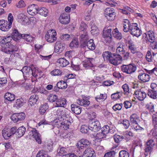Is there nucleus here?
<instances>
[{
	"mask_svg": "<svg viewBox=\"0 0 157 157\" xmlns=\"http://www.w3.org/2000/svg\"><path fill=\"white\" fill-rule=\"evenodd\" d=\"M139 75H138V78L140 80V82H145L148 81L149 80V75L145 73L143 71H139Z\"/></svg>",
	"mask_w": 157,
	"mask_h": 157,
	"instance_id": "nucleus-10",
	"label": "nucleus"
},
{
	"mask_svg": "<svg viewBox=\"0 0 157 157\" xmlns=\"http://www.w3.org/2000/svg\"><path fill=\"white\" fill-rule=\"evenodd\" d=\"M62 73L60 70L58 69H55L51 72V74L54 76L61 75Z\"/></svg>",
	"mask_w": 157,
	"mask_h": 157,
	"instance_id": "nucleus-53",
	"label": "nucleus"
},
{
	"mask_svg": "<svg viewBox=\"0 0 157 157\" xmlns=\"http://www.w3.org/2000/svg\"><path fill=\"white\" fill-rule=\"evenodd\" d=\"M18 17L20 19L21 23L23 25H25L28 23L29 21V17L21 13L19 15Z\"/></svg>",
	"mask_w": 157,
	"mask_h": 157,
	"instance_id": "nucleus-23",
	"label": "nucleus"
},
{
	"mask_svg": "<svg viewBox=\"0 0 157 157\" xmlns=\"http://www.w3.org/2000/svg\"><path fill=\"white\" fill-rule=\"evenodd\" d=\"M130 33L133 36L137 37V28H131L130 29Z\"/></svg>",
	"mask_w": 157,
	"mask_h": 157,
	"instance_id": "nucleus-60",
	"label": "nucleus"
},
{
	"mask_svg": "<svg viewBox=\"0 0 157 157\" xmlns=\"http://www.w3.org/2000/svg\"><path fill=\"white\" fill-rule=\"evenodd\" d=\"M148 38L147 36V35L145 33H144L143 35V38H142V41L144 42L147 43L150 42L151 43V46L153 44L154 42V40H155V37L154 36V33L153 32H149L148 33Z\"/></svg>",
	"mask_w": 157,
	"mask_h": 157,
	"instance_id": "nucleus-2",
	"label": "nucleus"
},
{
	"mask_svg": "<svg viewBox=\"0 0 157 157\" xmlns=\"http://www.w3.org/2000/svg\"><path fill=\"white\" fill-rule=\"evenodd\" d=\"M91 33L93 34H97V33L98 32V28L95 26V25H93L91 27Z\"/></svg>",
	"mask_w": 157,
	"mask_h": 157,
	"instance_id": "nucleus-64",
	"label": "nucleus"
},
{
	"mask_svg": "<svg viewBox=\"0 0 157 157\" xmlns=\"http://www.w3.org/2000/svg\"><path fill=\"white\" fill-rule=\"evenodd\" d=\"M49 101L51 102H56L57 99V97L56 95L51 94L49 95L48 98Z\"/></svg>",
	"mask_w": 157,
	"mask_h": 157,
	"instance_id": "nucleus-47",
	"label": "nucleus"
},
{
	"mask_svg": "<svg viewBox=\"0 0 157 157\" xmlns=\"http://www.w3.org/2000/svg\"><path fill=\"white\" fill-rule=\"evenodd\" d=\"M147 94L148 96L153 99H156L157 98V91L154 90L149 89L148 90Z\"/></svg>",
	"mask_w": 157,
	"mask_h": 157,
	"instance_id": "nucleus-40",
	"label": "nucleus"
},
{
	"mask_svg": "<svg viewBox=\"0 0 157 157\" xmlns=\"http://www.w3.org/2000/svg\"><path fill=\"white\" fill-rule=\"evenodd\" d=\"M106 136L105 133L101 131V132L97 133L96 135V137L98 139H100L105 137Z\"/></svg>",
	"mask_w": 157,
	"mask_h": 157,
	"instance_id": "nucleus-54",
	"label": "nucleus"
},
{
	"mask_svg": "<svg viewBox=\"0 0 157 157\" xmlns=\"http://www.w3.org/2000/svg\"><path fill=\"white\" fill-rule=\"evenodd\" d=\"M112 29H108L106 30H103V37L105 39H111L112 38Z\"/></svg>",
	"mask_w": 157,
	"mask_h": 157,
	"instance_id": "nucleus-27",
	"label": "nucleus"
},
{
	"mask_svg": "<svg viewBox=\"0 0 157 157\" xmlns=\"http://www.w3.org/2000/svg\"><path fill=\"white\" fill-rule=\"evenodd\" d=\"M146 108L151 113H155L154 105V104L151 102H150L147 104Z\"/></svg>",
	"mask_w": 157,
	"mask_h": 157,
	"instance_id": "nucleus-41",
	"label": "nucleus"
},
{
	"mask_svg": "<svg viewBox=\"0 0 157 157\" xmlns=\"http://www.w3.org/2000/svg\"><path fill=\"white\" fill-rule=\"evenodd\" d=\"M59 123L60 124V127H62L65 129L69 128V126L71 125V121L67 120H65V121L62 122L59 121Z\"/></svg>",
	"mask_w": 157,
	"mask_h": 157,
	"instance_id": "nucleus-28",
	"label": "nucleus"
},
{
	"mask_svg": "<svg viewBox=\"0 0 157 157\" xmlns=\"http://www.w3.org/2000/svg\"><path fill=\"white\" fill-rule=\"evenodd\" d=\"M124 138L123 136L118 135H115L114 136V139L115 142L118 143L121 141Z\"/></svg>",
	"mask_w": 157,
	"mask_h": 157,
	"instance_id": "nucleus-50",
	"label": "nucleus"
},
{
	"mask_svg": "<svg viewBox=\"0 0 157 157\" xmlns=\"http://www.w3.org/2000/svg\"><path fill=\"white\" fill-rule=\"evenodd\" d=\"M46 35H48V36H52V37H56V31L53 29L49 30L46 33Z\"/></svg>",
	"mask_w": 157,
	"mask_h": 157,
	"instance_id": "nucleus-52",
	"label": "nucleus"
},
{
	"mask_svg": "<svg viewBox=\"0 0 157 157\" xmlns=\"http://www.w3.org/2000/svg\"><path fill=\"white\" fill-rule=\"evenodd\" d=\"M111 14H116V13L114 11V9L113 8H106L105 10V17L107 15H109Z\"/></svg>",
	"mask_w": 157,
	"mask_h": 157,
	"instance_id": "nucleus-42",
	"label": "nucleus"
},
{
	"mask_svg": "<svg viewBox=\"0 0 157 157\" xmlns=\"http://www.w3.org/2000/svg\"><path fill=\"white\" fill-rule=\"evenodd\" d=\"M81 35L80 37V43L82 47L83 44L89 40L88 36L87 34V32H85L84 33H81Z\"/></svg>",
	"mask_w": 157,
	"mask_h": 157,
	"instance_id": "nucleus-15",
	"label": "nucleus"
},
{
	"mask_svg": "<svg viewBox=\"0 0 157 157\" xmlns=\"http://www.w3.org/2000/svg\"><path fill=\"white\" fill-rule=\"evenodd\" d=\"M57 62L60 64V66L63 67L66 66L69 63V62L64 58L59 59Z\"/></svg>",
	"mask_w": 157,
	"mask_h": 157,
	"instance_id": "nucleus-29",
	"label": "nucleus"
},
{
	"mask_svg": "<svg viewBox=\"0 0 157 157\" xmlns=\"http://www.w3.org/2000/svg\"><path fill=\"white\" fill-rule=\"evenodd\" d=\"M25 102L22 98H20L17 99L14 105V106L17 108H20L23 106L25 103Z\"/></svg>",
	"mask_w": 157,
	"mask_h": 157,
	"instance_id": "nucleus-33",
	"label": "nucleus"
},
{
	"mask_svg": "<svg viewBox=\"0 0 157 157\" xmlns=\"http://www.w3.org/2000/svg\"><path fill=\"white\" fill-rule=\"evenodd\" d=\"M65 44L61 43L59 41H57L56 43L54 48V51L58 53H61L65 48Z\"/></svg>",
	"mask_w": 157,
	"mask_h": 157,
	"instance_id": "nucleus-8",
	"label": "nucleus"
},
{
	"mask_svg": "<svg viewBox=\"0 0 157 157\" xmlns=\"http://www.w3.org/2000/svg\"><path fill=\"white\" fill-rule=\"evenodd\" d=\"M10 38V36H8L1 41L0 45L1 46L2 51L6 53L10 54V57L13 58V56L18 57L19 55L16 52L18 50V48L16 46L12 44L10 41H8V39Z\"/></svg>",
	"mask_w": 157,
	"mask_h": 157,
	"instance_id": "nucleus-1",
	"label": "nucleus"
},
{
	"mask_svg": "<svg viewBox=\"0 0 157 157\" xmlns=\"http://www.w3.org/2000/svg\"><path fill=\"white\" fill-rule=\"evenodd\" d=\"M66 100L64 98L57 99L55 106L57 107H63L66 103Z\"/></svg>",
	"mask_w": 157,
	"mask_h": 157,
	"instance_id": "nucleus-24",
	"label": "nucleus"
},
{
	"mask_svg": "<svg viewBox=\"0 0 157 157\" xmlns=\"http://www.w3.org/2000/svg\"><path fill=\"white\" fill-rule=\"evenodd\" d=\"M77 103L79 105L84 106H87L90 104V101L87 99H83L82 100L78 99L77 101Z\"/></svg>",
	"mask_w": 157,
	"mask_h": 157,
	"instance_id": "nucleus-36",
	"label": "nucleus"
},
{
	"mask_svg": "<svg viewBox=\"0 0 157 157\" xmlns=\"http://www.w3.org/2000/svg\"><path fill=\"white\" fill-rule=\"evenodd\" d=\"M114 56H112L109 62L114 65H117L120 63L122 60V57L119 55L113 53Z\"/></svg>",
	"mask_w": 157,
	"mask_h": 157,
	"instance_id": "nucleus-7",
	"label": "nucleus"
},
{
	"mask_svg": "<svg viewBox=\"0 0 157 157\" xmlns=\"http://www.w3.org/2000/svg\"><path fill=\"white\" fill-rule=\"evenodd\" d=\"M57 85L61 89H65L67 87V83L63 81H61L57 83Z\"/></svg>",
	"mask_w": 157,
	"mask_h": 157,
	"instance_id": "nucleus-44",
	"label": "nucleus"
},
{
	"mask_svg": "<svg viewBox=\"0 0 157 157\" xmlns=\"http://www.w3.org/2000/svg\"><path fill=\"white\" fill-rule=\"evenodd\" d=\"M87 25L84 22H82L80 24L79 29L80 30L81 33L87 32L86 31Z\"/></svg>",
	"mask_w": 157,
	"mask_h": 157,
	"instance_id": "nucleus-43",
	"label": "nucleus"
},
{
	"mask_svg": "<svg viewBox=\"0 0 157 157\" xmlns=\"http://www.w3.org/2000/svg\"><path fill=\"white\" fill-rule=\"evenodd\" d=\"M112 34L113 36L117 40H120L122 38V34L121 33L119 32L117 28L113 30Z\"/></svg>",
	"mask_w": 157,
	"mask_h": 157,
	"instance_id": "nucleus-34",
	"label": "nucleus"
},
{
	"mask_svg": "<svg viewBox=\"0 0 157 157\" xmlns=\"http://www.w3.org/2000/svg\"><path fill=\"white\" fill-rule=\"evenodd\" d=\"M100 124L98 121H96L89 124V129L94 132H98L101 128Z\"/></svg>",
	"mask_w": 157,
	"mask_h": 157,
	"instance_id": "nucleus-6",
	"label": "nucleus"
},
{
	"mask_svg": "<svg viewBox=\"0 0 157 157\" xmlns=\"http://www.w3.org/2000/svg\"><path fill=\"white\" fill-rule=\"evenodd\" d=\"M153 124L155 129L157 128V114H153L152 116Z\"/></svg>",
	"mask_w": 157,
	"mask_h": 157,
	"instance_id": "nucleus-58",
	"label": "nucleus"
},
{
	"mask_svg": "<svg viewBox=\"0 0 157 157\" xmlns=\"http://www.w3.org/2000/svg\"><path fill=\"white\" fill-rule=\"evenodd\" d=\"M17 7L22 8L25 6V4L23 0L20 1L16 5Z\"/></svg>",
	"mask_w": 157,
	"mask_h": 157,
	"instance_id": "nucleus-59",
	"label": "nucleus"
},
{
	"mask_svg": "<svg viewBox=\"0 0 157 157\" xmlns=\"http://www.w3.org/2000/svg\"><path fill=\"white\" fill-rule=\"evenodd\" d=\"M25 128L23 126L19 127L17 130V136L18 137L22 136L25 132Z\"/></svg>",
	"mask_w": 157,
	"mask_h": 157,
	"instance_id": "nucleus-30",
	"label": "nucleus"
},
{
	"mask_svg": "<svg viewBox=\"0 0 157 157\" xmlns=\"http://www.w3.org/2000/svg\"><path fill=\"white\" fill-rule=\"evenodd\" d=\"M119 157H129V154L126 151L122 150L119 152Z\"/></svg>",
	"mask_w": 157,
	"mask_h": 157,
	"instance_id": "nucleus-49",
	"label": "nucleus"
},
{
	"mask_svg": "<svg viewBox=\"0 0 157 157\" xmlns=\"http://www.w3.org/2000/svg\"><path fill=\"white\" fill-rule=\"evenodd\" d=\"M48 13V10L47 9L44 7H39L38 9V13L42 15L46 16Z\"/></svg>",
	"mask_w": 157,
	"mask_h": 157,
	"instance_id": "nucleus-38",
	"label": "nucleus"
},
{
	"mask_svg": "<svg viewBox=\"0 0 157 157\" xmlns=\"http://www.w3.org/2000/svg\"><path fill=\"white\" fill-rule=\"evenodd\" d=\"M130 120L133 126L132 129H133L137 131V115L135 113L132 114L130 117Z\"/></svg>",
	"mask_w": 157,
	"mask_h": 157,
	"instance_id": "nucleus-13",
	"label": "nucleus"
},
{
	"mask_svg": "<svg viewBox=\"0 0 157 157\" xmlns=\"http://www.w3.org/2000/svg\"><path fill=\"white\" fill-rule=\"evenodd\" d=\"M146 97V94L141 89L138 90V100L142 101Z\"/></svg>",
	"mask_w": 157,
	"mask_h": 157,
	"instance_id": "nucleus-39",
	"label": "nucleus"
},
{
	"mask_svg": "<svg viewBox=\"0 0 157 157\" xmlns=\"http://www.w3.org/2000/svg\"><path fill=\"white\" fill-rule=\"evenodd\" d=\"M94 60V59L87 58V59L85 60L84 62L83 65L84 67L85 68H89L93 67V64L92 63V61Z\"/></svg>",
	"mask_w": 157,
	"mask_h": 157,
	"instance_id": "nucleus-25",
	"label": "nucleus"
},
{
	"mask_svg": "<svg viewBox=\"0 0 157 157\" xmlns=\"http://www.w3.org/2000/svg\"><path fill=\"white\" fill-rule=\"evenodd\" d=\"M83 154L92 157H95L96 156V154L94 150L91 147H88L86 148L84 151Z\"/></svg>",
	"mask_w": 157,
	"mask_h": 157,
	"instance_id": "nucleus-19",
	"label": "nucleus"
},
{
	"mask_svg": "<svg viewBox=\"0 0 157 157\" xmlns=\"http://www.w3.org/2000/svg\"><path fill=\"white\" fill-rule=\"evenodd\" d=\"M8 22L4 20H0V29L2 31H7L11 28L9 27Z\"/></svg>",
	"mask_w": 157,
	"mask_h": 157,
	"instance_id": "nucleus-14",
	"label": "nucleus"
},
{
	"mask_svg": "<svg viewBox=\"0 0 157 157\" xmlns=\"http://www.w3.org/2000/svg\"><path fill=\"white\" fill-rule=\"evenodd\" d=\"M122 105V103L120 104H116L113 107V109L115 111L117 110H120L122 108L121 106Z\"/></svg>",
	"mask_w": 157,
	"mask_h": 157,
	"instance_id": "nucleus-61",
	"label": "nucleus"
},
{
	"mask_svg": "<svg viewBox=\"0 0 157 157\" xmlns=\"http://www.w3.org/2000/svg\"><path fill=\"white\" fill-rule=\"evenodd\" d=\"M122 88L123 89L124 92V94H126L127 93H129V87L127 84H125L123 85L122 86Z\"/></svg>",
	"mask_w": 157,
	"mask_h": 157,
	"instance_id": "nucleus-63",
	"label": "nucleus"
},
{
	"mask_svg": "<svg viewBox=\"0 0 157 157\" xmlns=\"http://www.w3.org/2000/svg\"><path fill=\"white\" fill-rule=\"evenodd\" d=\"M119 122L120 124H122L123 125L126 129L128 128L130 125L129 121L127 120L124 119L122 121H120Z\"/></svg>",
	"mask_w": 157,
	"mask_h": 157,
	"instance_id": "nucleus-45",
	"label": "nucleus"
},
{
	"mask_svg": "<svg viewBox=\"0 0 157 157\" xmlns=\"http://www.w3.org/2000/svg\"><path fill=\"white\" fill-rule=\"evenodd\" d=\"M128 48L133 54L137 52L136 48L135 47L134 45L132 43H130L128 46Z\"/></svg>",
	"mask_w": 157,
	"mask_h": 157,
	"instance_id": "nucleus-51",
	"label": "nucleus"
},
{
	"mask_svg": "<svg viewBox=\"0 0 157 157\" xmlns=\"http://www.w3.org/2000/svg\"><path fill=\"white\" fill-rule=\"evenodd\" d=\"M66 148L64 147H61L59 150V151L58 152V154L59 156L63 155L66 154L67 152L66 151Z\"/></svg>",
	"mask_w": 157,
	"mask_h": 157,
	"instance_id": "nucleus-57",
	"label": "nucleus"
},
{
	"mask_svg": "<svg viewBox=\"0 0 157 157\" xmlns=\"http://www.w3.org/2000/svg\"><path fill=\"white\" fill-rule=\"evenodd\" d=\"M13 18L12 13H10L8 16V21L9 22L8 24L9 27H11L12 22L13 21Z\"/></svg>",
	"mask_w": 157,
	"mask_h": 157,
	"instance_id": "nucleus-55",
	"label": "nucleus"
},
{
	"mask_svg": "<svg viewBox=\"0 0 157 157\" xmlns=\"http://www.w3.org/2000/svg\"><path fill=\"white\" fill-rule=\"evenodd\" d=\"M2 134L3 137L6 140L8 139L11 136L9 128H5L2 131Z\"/></svg>",
	"mask_w": 157,
	"mask_h": 157,
	"instance_id": "nucleus-26",
	"label": "nucleus"
},
{
	"mask_svg": "<svg viewBox=\"0 0 157 157\" xmlns=\"http://www.w3.org/2000/svg\"><path fill=\"white\" fill-rule=\"evenodd\" d=\"M11 35V38L13 39V40L17 42L22 37V34H20L16 29L13 30Z\"/></svg>",
	"mask_w": 157,
	"mask_h": 157,
	"instance_id": "nucleus-17",
	"label": "nucleus"
},
{
	"mask_svg": "<svg viewBox=\"0 0 157 157\" xmlns=\"http://www.w3.org/2000/svg\"><path fill=\"white\" fill-rule=\"evenodd\" d=\"M155 144L154 141L153 140L151 139L148 140L146 143V144L145 147V155H147V154H146L147 152H149L150 154L151 152L152 149Z\"/></svg>",
	"mask_w": 157,
	"mask_h": 157,
	"instance_id": "nucleus-11",
	"label": "nucleus"
},
{
	"mask_svg": "<svg viewBox=\"0 0 157 157\" xmlns=\"http://www.w3.org/2000/svg\"><path fill=\"white\" fill-rule=\"evenodd\" d=\"M45 39L46 40L49 42H53L56 40V37H52V36H48L47 35H45Z\"/></svg>",
	"mask_w": 157,
	"mask_h": 157,
	"instance_id": "nucleus-46",
	"label": "nucleus"
},
{
	"mask_svg": "<svg viewBox=\"0 0 157 157\" xmlns=\"http://www.w3.org/2000/svg\"><path fill=\"white\" fill-rule=\"evenodd\" d=\"M71 111L76 114H80L81 112V108L79 106L75 104L71 105Z\"/></svg>",
	"mask_w": 157,
	"mask_h": 157,
	"instance_id": "nucleus-21",
	"label": "nucleus"
},
{
	"mask_svg": "<svg viewBox=\"0 0 157 157\" xmlns=\"http://www.w3.org/2000/svg\"><path fill=\"white\" fill-rule=\"evenodd\" d=\"M39 97L38 95L35 94L32 95L29 98V102L30 105H34L36 103Z\"/></svg>",
	"mask_w": 157,
	"mask_h": 157,
	"instance_id": "nucleus-32",
	"label": "nucleus"
},
{
	"mask_svg": "<svg viewBox=\"0 0 157 157\" xmlns=\"http://www.w3.org/2000/svg\"><path fill=\"white\" fill-rule=\"evenodd\" d=\"M21 37V38L29 42H32L34 39V37L29 34H22Z\"/></svg>",
	"mask_w": 157,
	"mask_h": 157,
	"instance_id": "nucleus-31",
	"label": "nucleus"
},
{
	"mask_svg": "<svg viewBox=\"0 0 157 157\" xmlns=\"http://www.w3.org/2000/svg\"><path fill=\"white\" fill-rule=\"evenodd\" d=\"M59 22L63 24H68L70 20V16L66 12L62 13L59 18Z\"/></svg>",
	"mask_w": 157,
	"mask_h": 157,
	"instance_id": "nucleus-9",
	"label": "nucleus"
},
{
	"mask_svg": "<svg viewBox=\"0 0 157 157\" xmlns=\"http://www.w3.org/2000/svg\"><path fill=\"white\" fill-rule=\"evenodd\" d=\"M90 144V142L88 140L82 139L77 143L76 146L79 150L80 151L81 150H84L85 148L89 147Z\"/></svg>",
	"mask_w": 157,
	"mask_h": 157,
	"instance_id": "nucleus-4",
	"label": "nucleus"
},
{
	"mask_svg": "<svg viewBox=\"0 0 157 157\" xmlns=\"http://www.w3.org/2000/svg\"><path fill=\"white\" fill-rule=\"evenodd\" d=\"M4 98L5 101L6 100L11 102L15 99V96L13 94L8 92L4 95Z\"/></svg>",
	"mask_w": 157,
	"mask_h": 157,
	"instance_id": "nucleus-20",
	"label": "nucleus"
},
{
	"mask_svg": "<svg viewBox=\"0 0 157 157\" xmlns=\"http://www.w3.org/2000/svg\"><path fill=\"white\" fill-rule=\"evenodd\" d=\"M146 58L148 62H151L152 61V56L151 52L149 51L147 52Z\"/></svg>",
	"mask_w": 157,
	"mask_h": 157,
	"instance_id": "nucleus-62",
	"label": "nucleus"
},
{
	"mask_svg": "<svg viewBox=\"0 0 157 157\" xmlns=\"http://www.w3.org/2000/svg\"><path fill=\"white\" fill-rule=\"evenodd\" d=\"M86 46H87V48L91 50H94L95 48V46L93 42V39L88 40L86 43L83 44L82 47L84 48Z\"/></svg>",
	"mask_w": 157,
	"mask_h": 157,
	"instance_id": "nucleus-18",
	"label": "nucleus"
},
{
	"mask_svg": "<svg viewBox=\"0 0 157 157\" xmlns=\"http://www.w3.org/2000/svg\"><path fill=\"white\" fill-rule=\"evenodd\" d=\"M25 117V113L23 112L15 113L11 117V119L14 123H16L24 120Z\"/></svg>",
	"mask_w": 157,
	"mask_h": 157,
	"instance_id": "nucleus-5",
	"label": "nucleus"
},
{
	"mask_svg": "<svg viewBox=\"0 0 157 157\" xmlns=\"http://www.w3.org/2000/svg\"><path fill=\"white\" fill-rule=\"evenodd\" d=\"M102 56L105 61H109V62L112 56H114V55L113 53H112L109 51H106L103 53Z\"/></svg>",
	"mask_w": 157,
	"mask_h": 157,
	"instance_id": "nucleus-22",
	"label": "nucleus"
},
{
	"mask_svg": "<svg viewBox=\"0 0 157 157\" xmlns=\"http://www.w3.org/2000/svg\"><path fill=\"white\" fill-rule=\"evenodd\" d=\"M22 71L23 73L28 74V75L32 74L33 76H34L33 75L32 69L30 67L26 66L23 67L22 69Z\"/></svg>",
	"mask_w": 157,
	"mask_h": 157,
	"instance_id": "nucleus-37",
	"label": "nucleus"
},
{
	"mask_svg": "<svg viewBox=\"0 0 157 157\" xmlns=\"http://www.w3.org/2000/svg\"><path fill=\"white\" fill-rule=\"evenodd\" d=\"M89 130V126H88L85 125H82L81 127L80 131L83 133H86Z\"/></svg>",
	"mask_w": 157,
	"mask_h": 157,
	"instance_id": "nucleus-48",
	"label": "nucleus"
},
{
	"mask_svg": "<svg viewBox=\"0 0 157 157\" xmlns=\"http://www.w3.org/2000/svg\"><path fill=\"white\" fill-rule=\"evenodd\" d=\"M117 47L116 49L117 55H124L125 53V51L124 48V44L122 42H120L118 43Z\"/></svg>",
	"mask_w": 157,
	"mask_h": 157,
	"instance_id": "nucleus-16",
	"label": "nucleus"
},
{
	"mask_svg": "<svg viewBox=\"0 0 157 157\" xmlns=\"http://www.w3.org/2000/svg\"><path fill=\"white\" fill-rule=\"evenodd\" d=\"M48 108L49 107L48 104L45 103L44 104L41 105L39 109L40 113L42 115H44Z\"/></svg>",
	"mask_w": 157,
	"mask_h": 157,
	"instance_id": "nucleus-35",
	"label": "nucleus"
},
{
	"mask_svg": "<svg viewBox=\"0 0 157 157\" xmlns=\"http://www.w3.org/2000/svg\"><path fill=\"white\" fill-rule=\"evenodd\" d=\"M38 6L36 4H33L29 6L27 9V11L29 14L33 16L38 13Z\"/></svg>",
	"mask_w": 157,
	"mask_h": 157,
	"instance_id": "nucleus-12",
	"label": "nucleus"
},
{
	"mask_svg": "<svg viewBox=\"0 0 157 157\" xmlns=\"http://www.w3.org/2000/svg\"><path fill=\"white\" fill-rule=\"evenodd\" d=\"M116 152L114 151H111L105 154L104 157H115Z\"/></svg>",
	"mask_w": 157,
	"mask_h": 157,
	"instance_id": "nucleus-56",
	"label": "nucleus"
},
{
	"mask_svg": "<svg viewBox=\"0 0 157 157\" xmlns=\"http://www.w3.org/2000/svg\"><path fill=\"white\" fill-rule=\"evenodd\" d=\"M121 67L123 72L128 74H131L134 72L136 69V67L134 64L128 65H123Z\"/></svg>",
	"mask_w": 157,
	"mask_h": 157,
	"instance_id": "nucleus-3",
	"label": "nucleus"
}]
</instances>
